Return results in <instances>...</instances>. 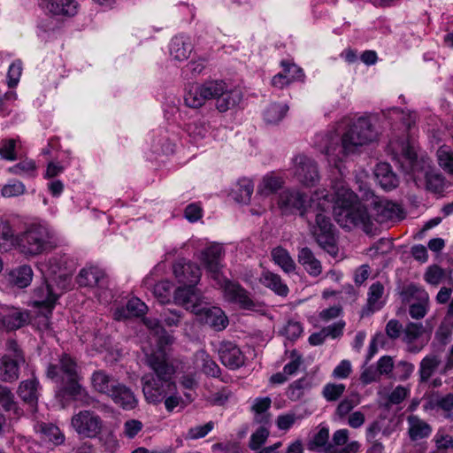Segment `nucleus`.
Returning <instances> with one entry per match:
<instances>
[{"label": "nucleus", "instance_id": "nucleus-1", "mask_svg": "<svg viewBox=\"0 0 453 453\" xmlns=\"http://www.w3.org/2000/svg\"><path fill=\"white\" fill-rule=\"evenodd\" d=\"M334 194L326 190L316 191L307 202L305 196L299 191L284 190L278 199V206L283 214H293L296 211L306 219L309 230L318 245L333 257L338 255L337 236L331 219L324 213L335 203V189Z\"/></svg>", "mask_w": 453, "mask_h": 453}, {"label": "nucleus", "instance_id": "nucleus-2", "mask_svg": "<svg viewBox=\"0 0 453 453\" xmlns=\"http://www.w3.org/2000/svg\"><path fill=\"white\" fill-rule=\"evenodd\" d=\"M334 189V216L342 227L357 226L369 234L372 231L373 220L382 224L403 218L399 204L379 197L372 199V212L369 213L343 180L335 181Z\"/></svg>", "mask_w": 453, "mask_h": 453}, {"label": "nucleus", "instance_id": "nucleus-3", "mask_svg": "<svg viewBox=\"0 0 453 453\" xmlns=\"http://www.w3.org/2000/svg\"><path fill=\"white\" fill-rule=\"evenodd\" d=\"M37 268L43 275L45 282L35 290L34 304L47 310L41 327L42 330H47L58 299L71 288L73 262L65 255L56 254L38 262Z\"/></svg>", "mask_w": 453, "mask_h": 453}, {"label": "nucleus", "instance_id": "nucleus-4", "mask_svg": "<svg viewBox=\"0 0 453 453\" xmlns=\"http://www.w3.org/2000/svg\"><path fill=\"white\" fill-rule=\"evenodd\" d=\"M377 139V132L367 117H359L349 123L341 138L336 134H317L315 145L334 165L360 147Z\"/></svg>", "mask_w": 453, "mask_h": 453}, {"label": "nucleus", "instance_id": "nucleus-5", "mask_svg": "<svg viewBox=\"0 0 453 453\" xmlns=\"http://www.w3.org/2000/svg\"><path fill=\"white\" fill-rule=\"evenodd\" d=\"M377 139V132L367 117H359L349 123L341 138L336 134H317L315 145L334 165L360 147Z\"/></svg>", "mask_w": 453, "mask_h": 453}, {"label": "nucleus", "instance_id": "nucleus-6", "mask_svg": "<svg viewBox=\"0 0 453 453\" xmlns=\"http://www.w3.org/2000/svg\"><path fill=\"white\" fill-rule=\"evenodd\" d=\"M51 239L48 226L39 220L27 224L20 234H16L9 222L2 224V250L17 249L27 257H36L51 250Z\"/></svg>", "mask_w": 453, "mask_h": 453}, {"label": "nucleus", "instance_id": "nucleus-7", "mask_svg": "<svg viewBox=\"0 0 453 453\" xmlns=\"http://www.w3.org/2000/svg\"><path fill=\"white\" fill-rule=\"evenodd\" d=\"M147 364L154 371L155 376L142 377V392L149 403L158 404L175 389V382L172 380L175 369L167 362L166 353L162 351L147 354Z\"/></svg>", "mask_w": 453, "mask_h": 453}, {"label": "nucleus", "instance_id": "nucleus-8", "mask_svg": "<svg viewBox=\"0 0 453 453\" xmlns=\"http://www.w3.org/2000/svg\"><path fill=\"white\" fill-rule=\"evenodd\" d=\"M224 249L220 244H211L204 249L199 259L204 265L210 277L213 279L216 285L224 289V296L229 302L239 304L244 309H251L254 303L247 292L238 284L228 281L222 274V259Z\"/></svg>", "mask_w": 453, "mask_h": 453}, {"label": "nucleus", "instance_id": "nucleus-9", "mask_svg": "<svg viewBox=\"0 0 453 453\" xmlns=\"http://www.w3.org/2000/svg\"><path fill=\"white\" fill-rule=\"evenodd\" d=\"M46 375L57 384L58 388V397L64 398L68 395L74 401L88 403V395L80 384L81 376L79 366L69 355H62L58 364H50L47 367Z\"/></svg>", "mask_w": 453, "mask_h": 453}, {"label": "nucleus", "instance_id": "nucleus-10", "mask_svg": "<svg viewBox=\"0 0 453 453\" xmlns=\"http://www.w3.org/2000/svg\"><path fill=\"white\" fill-rule=\"evenodd\" d=\"M201 84L207 101L215 100V107L219 112L227 111L242 100L240 91L232 88L223 80H209Z\"/></svg>", "mask_w": 453, "mask_h": 453}, {"label": "nucleus", "instance_id": "nucleus-11", "mask_svg": "<svg viewBox=\"0 0 453 453\" xmlns=\"http://www.w3.org/2000/svg\"><path fill=\"white\" fill-rule=\"evenodd\" d=\"M71 425L81 438L93 439L101 434L104 421L91 411H81L73 416Z\"/></svg>", "mask_w": 453, "mask_h": 453}, {"label": "nucleus", "instance_id": "nucleus-12", "mask_svg": "<svg viewBox=\"0 0 453 453\" xmlns=\"http://www.w3.org/2000/svg\"><path fill=\"white\" fill-rule=\"evenodd\" d=\"M6 351L2 358V380L14 381L19 378V367L25 359L15 341L7 342Z\"/></svg>", "mask_w": 453, "mask_h": 453}, {"label": "nucleus", "instance_id": "nucleus-13", "mask_svg": "<svg viewBox=\"0 0 453 453\" xmlns=\"http://www.w3.org/2000/svg\"><path fill=\"white\" fill-rule=\"evenodd\" d=\"M293 173L306 187L314 186L319 180L317 164L305 155H298L294 158Z\"/></svg>", "mask_w": 453, "mask_h": 453}, {"label": "nucleus", "instance_id": "nucleus-14", "mask_svg": "<svg viewBox=\"0 0 453 453\" xmlns=\"http://www.w3.org/2000/svg\"><path fill=\"white\" fill-rule=\"evenodd\" d=\"M205 298L202 293L196 288V285H184L175 289L173 293V302L180 305L187 311L196 313L198 308L203 304Z\"/></svg>", "mask_w": 453, "mask_h": 453}, {"label": "nucleus", "instance_id": "nucleus-15", "mask_svg": "<svg viewBox=\"0 0 453 453\" xmlns=\"http://www.w3.org/2000/svg\"><path fill=\"white\" fill-rule=\"evenodd\" d=\"M195 315L197 319L205 325H208L216 331H221L228 325L227 317L224 311L217 306H211L205 300L198 308Z\"/></svg>", "mask_w": 453, "mask_h": 453}, {"label": "nucleus", "instance_id": "nucleus-16", "mask_svg": "<svg viewBox=\"0 0 453 453\" xmlns=\"http://www.w3.org/2000/svg\"><path fill=\"white\" fill-rule=\"evenodd\" d=\"M173 272L178 282L184 285H196L202 275L200 267L185 258L173 264Z\"/></svg>", "mask_w": 453, "mask_h": 453}, {"label": "nucleus", "instance_id": "nucleus-17", "mask_svg": "<svg viewBox=\"0 0 453 453\" xmlns=\"http://www.w3.org/2000/svg\"><path fill=\"white\" fill-rule=\"evenodd\" d=\"M76 280L80 287L104 289L108 286V280L104 270L94 265L86 266L81 269Z\"/></svg>", "mask_w": 453, "mask_h": 453}, {"label": "nucleus", "instance_id": "nucleus-18", "mask_svg": "<svg viewBox=\"0 0 453 453\" xmlns=\"http://www.w3.org/2000/svg\"><path fill=\"white\" fill-rule=\"evenodd\" d=\"M222 364L229 369L235 370L244 364V355L239 347L232 342H223L219 349Z\"/></svg>", "mask_w": 453, "mask_h": 453}, {"label": "nucleus", "instance_id": "nucleus-19", "mask_svg": "<svg viewBox=\"0 0 453 453\" xmlns=\"http://www.w3.org/2000/svg\"><path fill=\"white\" fill-rule=\"evenodd\" d=\"M426 329L421 322H409L403 329V342L406 344L408 351L411 353L419 352L424 343H417L426 334Z\"/></svg>", "mask_w": 453, "mask_h": 453}, {"label": "nucleus", "instance_id": "nucleus-20", "mask_svg": "<svg viewBox=\"0 0 453 453\" xmlns=\"http://www.w3.org/2000/svg\"><path fill=\"white\" fill-rule=\"evenodd\" d=\"M406 293L411 296H416L417 298L420 301L418 303H412L409 308V314L414 319H423L428 311L427 303L429 300V296L427 292L416 286V285H409L406 288Z\"/></svg>", "mask_w": 453, "mask_h": 453}, {"label": "nucleus", "instance_id": "nucleus-21", "mask_svg": "<svg viewBox=\"0 0 453 453\" xmlns=\"http://www.w3.org/2000/svg\"><path fill=\"white\" fill-rule=\"evenodd\" d=\"M115 404L120 406L124 410H133L137 404L138 401L133 391L126 385L118 382L109 395Z\"/></svg>", "mask_w": 453, "mask_h": 453}, {"label": "nucleus", "instance_id": "nucleus-22", "mask_svg": "<svg viewBox=\"0 0 453 453\" xmlns=\"http://www.w3.org/2000/svg\"><path fill=\"white\" fill-rule=\"evenodd\" d=\"M28 314L15 307H2V326L8 330H16L23 326Z\"/></svg>", "mask_w": 453, "mask_h": 453}, {"label": "nucleus", "instance_id": "nucleus-23", "mask_svg": "<svg viewBox=\"0 0 453 453\" xmlns=\"http://www.w3.org/2000/svg\"><path fill=\"white\" fill-rule=\"evenodd\" d=\"M297 257L299 264L310 276L317 277L320 275L322 273V264L310 248L303 247L300 249Z\"/></svg>", "mask_w": 453, "mask_h": 453}, {"label": "nucleus", "instance_id": "nucleus-24", "mask_svg": "<svg viewBox=\"0 0 453 453\" xmlns=\"http://www.w3.org/2000/svg\"><path fill=\"white\" fill-rule=\"evenodd\" d=\"M46 8L53 16L69 18L77 13L78 3L74 0H49Z\"/></svg>", "mask_w": 453, "mask_h": 453}, {"label": "nucleus", "instance_id": "nucleus-25", "mask_svg": "<svg viewBox=\"0 0 453 453\" xmlns=\"http://www.w3.org/2000/svg\"><path fill=\"white\" fill-rule=\"evenodd\" d=\"M408 434L411 441H418L430 436L431 426L416 415H411L407 418Z\"/></svg>", "mask_w": 453, "mask_h": 453}, {"label": "nucleus", "instance_id": "nucleus-26", "mask_svg": "<svg viewBox=\"0 0 453 453\" xmlns=\"http://www.w3.org/2000/svg\"><path fill=\"white\" fill-rule=\"evenodd\" d=\"M374 175L377 182L384 190H391L398 185L396 175L387 163L378 164L374 170Z\"/></svg>", "mask_w": 453, "mask_h": 453}, {"label": "nucleus", "instance_id": "nucleus-27", "mask_svg": "<svg viewBox=\"0 0 453 453\" xmlns=\"http://www.w3.org/2000/svg\"><path fill=\"white\" fill-rule=\"evenodd\" d=\"M117 384L118 381L103 370L96 371L91 375V385L94 390L107 396Z\"/></svg>", "mask_w": 453, "mask_h": 453}, {"label": "nucleus", "instance_id": "nucleus-28", "mask_svg": "<svg viewBox=\"0 0 453 453\" xmlns=\"http://www.w3.org/2000/svg\"><path fill=\"white\" fill-rule=\"evenodd\" d=\"M211 124L204 119H197L188 123L186 131L194 143L199 144L209 137Z\"/></svg>", "mask_w": 453, "mask_h": 453}, {"label": "nucleus", "instance_id": "nucleus-29", "mask_svg": "<svg viewBox=\"0 0 453 453\" xmlns=\"http://www.w3.org/2000/svg\"><path fill=\"white\" fill-rule=\"evenodd\" d=\"M185 104L189 108L198 109L207 102L201 83L189 84L184 95Z\"/></svg>", "mask_w": 453, "mask_h": 453}, {"label": "nucleus", "instance_id": "nucleus-30", "mask_svg": "<svg viewBox=\"0 0 453 453\" xmlns=\"http://www.w3.org/2000/svg\"><path fill=\"white\" fill-rule=\"evenodd\" d=\"M148 310L147 305L137 297L131 298L124 308H119L114 312L116 319H122L127 317H140L146 313Z\"/></svg>", "mask_w": 453, "mask_h": 453}, {"label": "nucleus", "instance_id": "nucleus-31", "mask_svg": "<svg viewBox=\"0 0 453 453\" xmlns=\"http://www.w3.org/2000/svg\"><path fill=\"white\" fill-rule=\"evenodd\" d=\"M2 411L6 412V416L2 413V418L9 420L16 419L21 415V410L14 401V395L7 388L2 387Z\"/></svg>", "mask_w": 453, "mask_h": 453}, {"label": "nucleus", "instance_id": "nucleus-32", "mask_svg": "<svg viewBox=\"0 0 453 453\" xmlns=\"http://www.w3.org/2000/svg\"><path fill=\"white\" fill-rule=\"evenodd\" d=\"M195 362L197 366L201 367L202 372L207 376L218 378L220 374V368L210 355L201 349L195 354Z\"/></svg>", "mask_w": 453, "mask_h": 453}, {"label": "nucleus", "instance_id": "nucleus-33", "mask_svg": "<svg viewBox=\"0 0 453 453\" xmlns=\"http://www.w3.org/2000/svg\"><path fill=\"white\" fill-rule=\"evenodd\" d=\"M260 282L279 296H286L288 294L287 284H285L280 276L276 273L269 271L263 272L260 276Z\"/></svg>", "mask_w": 453, "mask_h": 453}, {"label": "nucleus", "instance_id": "nucleus-34", "mask_svg": "<svg viewBox=\"0 0 453 453\" xmlns=\"http://www.w3.org/2000/svg\"><path fill=\"white\" fill-rule=\"evenodd\" d=\"M383 296L384 286L379 281L372 283L367 293V309L372 312L380 310L385 303Z\"/></svg>", "mask_w": 453, "mask_h": 453}, {"label": "nucleus", "instance_id": "nucleus-35", "mask_svg": "<svg viewBox=\"0 0 453 453\" xmlns=\"http://www.w3.org/2000/svg\"><path fill=\"white\" fill-rule=\"evenodd\" d=\"M284 183L281 177L273 173L266 174L257 187V195L268 196L280 189Z\"/></svg>", "mask_w": 453, "mask_h": 453}, {"label": "nucleus", "instance_id": "nucleus-36", "mask_svg": "<svg viewBox=\"0 0 453 453\" xmlns=\"http://www.w3.org/2000/svg\"><path fill=\"white\" fill-rule=\"evenodd\" d=\"M145 326L151 330L155 334H162L157 339V349L155 352L162 351L165 353V348L173 342V338L167 334L163 327L160 326L159 321L156 319L145 318L143 319Z\"/></svg>", "mask_w": 453, "mask_h": 453}, {"label": "nucleus", "instance_id": "nucleus-37", "mask_svg": "<svg viewBox=\"0 0 453 453\" xmlns=\"http://www.w3.org/2000/svg\"><path fill=\"white\" fill-rule=\"evenodd\" d=\"M39 382L35 378L22 381L19 388V395L23 401L35 405L38 399Z\"/></svg>", "mask_w": 453, "mask_h": 453}, {"label": "nucleus", "instance_id": "nucleus-38", "mask_svg": "<svg viewBox=\"0 0 453 453\" xmlns=\"http://www.w3.org/2000/svg\"><path fill=\"white\" fill-rule=\"evenodd\" d=\"M272 257L285 273H289L296 270V263L289 255L288 251L281 247H277L272 250Z\"/></svg>", "mask_w": 453, "mask_h": 453}, {"label": "nucleus", "instance_id": "nucleus-39", "mask_svg": "<svg viewBox=\"0 0 453 453\" xmlns=\"http://www.w3.org/2000/svg\"><path fill=\"white\" fill-rule=\"evenodd\" d=\"M192 49L188 38L183 35L174 36L169 45V52L173 57H186L191 53Z\"/></svg>", "mask_w": 453, "mask_h": 453}, {"label": "nucleus", "instance_id": "nucleus-40", "mask_svg": "<svg viewBox=\"0 0 453 453\" xmlns=\"http://www.w3.org/2000/svg\"><path fill=\"white\" fill-rule=\"evenodd\" d=\"M419 175L420 178L424 175L426 179V186L428 190H431L433 192H441L445 186V180L444 177L438 173L428 171L425 169L419 170ZM421 179H419L418 181H419ZM417 185H418V182H416Z\"/></svg>", "mask_w": 453, "mask_h": 453}, {"label": "nucleus", "instance_id": "nucleus-41", "mask_svg": "<svg viewBox=\"0 0 453 453\" xmlns=\"http://www.w3.org/2000/svg\"><path fill=\"white\" fill-rule=\"evenodd\" d=\"M272 401L269 397H257L252 404V411L255 413V420L257 423L268 425L269 416L266 411L271 407Z\"/></svg>", "mask_w": 453, "mask_h": 453}, {"label": "nucleus", "instance_id": "nucleus-42", "mask_svg": "<svg viewBox=\"0 0 453 453\" xmlns=\"http://www.w3.org/2000/svg\"><path fill=\"white\" fill-rule=\"evenodd\" d=\"M33 271L29 265H21L10 273V280L19 288H26L32 281Z\"/></svg>", "mask_w": 453, "mask_h": 453}, {"label": "nucleus", "instance_id": "nucleus-43", "mask_svg": "<svg viewBox=\"0 0 453 453\" xmlns=\"http://www.w3.org/2000/svg\"><path fill=\"white\" fill-rule=\"evenodd\" d=\"M6 172L15 175L35 177L37 173V165L35 160L26 158L16 165L8 167Z\"/></svg>", "mask_w": 453, "mask_h": 453}, {"label": "nucleus", "instance_id": "nucleus-44", "mask_svg": "<svg viewBox=\"0 0 453 453\" xmlns=\"http://www.w3.org/2000/svg\"><path fill=\"white\" fill-rule=\"evenodd\" d=\"M21 142L19 137L8 138L2 141V159L15 161L19 158Z\"/></svg>", "mask_w": 453, "mask_h": 453}, {"label": "nucleus", "instance_id": "nucleus-45", "mask_svg": "<svg viewBox=\"0 0 453 453\" xmlns=\"http://www.w3.org/2000/svg\"><path fill=\"white\" fill-rule=\"evenodd\" d=\"M329 428L326 426L320 425L318 432L311 440L313 448H324L325 453H334L335 449L333 445L328 442Z\"/></svg>", "mask_w": 453, "mask_h": 453}, {"label": "nucleus", "instance_id": "nucleus-46", "mask_svg": "<svg viewBox=\"0 0 453 453\" xmlns=\"http://www.w3.org/2000/svg\"><path fill=\"white\" fill-rule=\"evenodd\" d=\"M440 362L439 357L434 355L426 356L421 360L418 371L421 382H426L430 379L435 369L440 365Z\"/></svg>", "mask_w": 453, "mask_h": 453}, {"label": "nucleus", "instance_id": "nucleus-47", "mask_svg": "<svg viewBox=\"0 0 453 453\" xmlns=\"http://www.w3.org/2000/svg\"><path fill=\"white\" fill-rule=\"evenodd\" d=\"M288 111L286 104H272L265 111L264 119L269 124H276L285 117Z\"/></svg>", "mask_w": 453, "mask_h": 453}, {"label": "nucleus", "instance_id": "nucleus-48", "mask_svg": "<svg viewBox=\"0 0 453 453\" xmlns=\"http://www.w3.org/2000/svg\"><path fill=\"white\" fill-rule=\"evenodd\" d=\"M233 396L234 393L232 389L228 387H223L215 392H211L207 396L206 401L212 406H223Z\"/></svg>", "mask_w": 453, "mask_h": 453}, {"label": "nucleus", "instance_id": "nucleus-49", "mask_svg": "<svg viewBox=\"0 0 453 453\" xmlns=\"http://www.w3.org/2000/svg\"><path fill=\"white\" fill-rule=\"evenodd\" d=\"M403 155L410 165L409 173L412 175L415 182L420 179L419 175V162L417 160V153L412 147L405 146L403 148Z\"/></svg>", "mask_w": 453, "mask_h": 453}, {"label": "nucleus", "instance_id": "nucleus-50", "mask_svg": "<svg viewBox=\"0 0 453 453\" xmlns=\"http://www.w3.org/2000/svg\"><path fill=\"white\" fill-rule=\"evenodd\" d=\"M437 159L444 171L453 174V150L449 146L443 145L439 148Z\"/></svg>", "mask_w": 453, "mask_h": 453}, {"label": "nucleus", "instance_id": "nucleus-51", "mask_svg": "<svg viewBox=\"0 0 453 453\" xmlns=\"http://www.w3.org/2000/svg\"><path fill=\"white\" fill-rule=\"evenodd\" d=\"M433 441L439 453H446L448 450L453 449V437L443 429H439L436 432Z\"/></svg>", "mask_w": 453, "mask_h": 453}, {"label": "nucleus", "instance_id": "nucleus-52", "mask_svg": "<svg viewBox=\"0 0 453 453\" xmlns=\"http://www.w3.org/2000/svg\"><path fill=\"white\" fill-rule=\"evenodd\" d=\"M282 73L290 81V82L300 80L303 77L302 68L296 65L291 58L284 59L280 62Z\"/></svg>", "mask_w": 453, "mask_h": 453}, {"label": "nucleus", "instance_id": "nucleus-53", "mask_svg": "<svg viewBox=\"0 0 453 453\" xmlns=\"http://www.w3.org/2000/svg\"><path fill=\"white\" fill-rule=\"evenodd\" d=\"M23 65L20 60H16L9 66L6 83L10 88H15L20 80L22 74Z\"/></svg>", "mask_w": 453, "mask_h": 453}, {"label": "nucleus", "instance_id": "nucleus-54", "mask_svg": "<svg viewBox=\"0 0 453 453\" xmlns=\"http://www.w3.org/2000/svg\"><path fill=\"white\" fill-rule=\"evenodd\" d=\"M265 426L266 425L263 424L251 434L249 442L250 449L257 450L266 441L269 436V430Z\"/></svg>", "mask_w": 453, "mask_h": 453}, {"label": "nucleus", "instance_id": "nucleus-55", "mask_svg": "<svg viewBox=\"0 0 453 453\" xmlns=\"http://www.w3.org/2000/svg\"><path fill=\"white\" fill-rule=\"evenodd\" d=\"M254 191V184L250 179H242L238 182V196L236 199L242 203H248Z\"/></svg>", "mask_w": 453, "mask_h": 453}, {"label": "nucleus", "instance_id": "nucleus-56", "mask_svg": "<svg viewBox=\"0 0 453 453\" xmlns=\"http://www.w3.org/2000/svg\"><path fill=\"white\" fill-rule=\"evenodd\" d=\"M345 391L343 384L328 383L323 388V396L326 401L333 402L339 399Z\"/></svg>", "mask_w": 453, "mask_h": 453}, {"label": "nucleus", "instance_id": "nucleus-57", "mask_svg": "<svg viewBox=\"0 0 453 453\" xmlns=\"http://www.w3.org/2000/svg\"><path fill=\"white\" fill-rule=\"evenodd\" d=\"M99 441L106 453H116L119 448V441L112 432L100 435Z\"/></svg>", "mask_w": 453, "mask_h": 453}, {"label": "nucleus", "instance_id": "nucleus-58", "mask_svg": "<svg viewBox=\"0 0 453 453\" xmlns=\"http://www.w3.org/2000/svg\"><path fill=\"white\" fill-rule=\"evenodd\" d=\"M446 276L445 271L438 265L428 267L425 273V280L431 285H439Z\"/></svg>", "mask_w": 453, "mask_h": 453}, {"label": "nucleus", "instance_id": "nucleus-59", "mask_svg": "<svg viewBox=\"0 0 453 453\" xmlns=\"http://www.w3.org/2000/svg\"><path fill=\"white\" fill-rule=\"evenodd\" d=\"M214 428V422L209 421L203 426L191 427L186 435L188 440H197L205 437Z\"/></svg>", "mask_w": 453, "mask_h": 453}, {"label": "nucleus", "instance_id": "nucleus-60", "mask_svg": "<svg viewBox=\"0 0 453 453\" xmlns=\"http://www.w3.org/2000/svg\"><path fill=\"white\" fill-rule=\"evenodd\" d=\"M25 185L19 180H12L2 187V196L6 197L18 196L24 194Z\"/></svg>", "mask_w": 453, "mask_h": 453}, {"label": "nucleus", "instance_id": "nucleus-61", "mask_svg": "<svg viewBox=\"0 0 453 453\" xmlns=\"http://www.w3.org/2000/svg\"><path fill=\"white\" fill-rule=\"evenodd\" d=\"M154 295L160 303H168L171 296V283L168 280L157 282L154 287Z\"/></svg>", "mask_w": 453, "mask_h": 453}, {"label": "nucleus", "instance_id": "nucleus-62", "mask_svg": "<svg viewBox=\"0 0 453 453\" xmlns=\"http://www.w3.org/2000/svg\"><path fill=\"white\" fill-rule=\"evenodd\" d=\"M291 360L283 367L284 372L289 377L296 373L302 365V357L296 350L290 353Z\"/></svg>", "mask_w": 453, "mask_h": 453}, {"label": "nucleus", "instance_id": "nucleus-63", "mask_svg": "<svg viewBox=\"0 0 453 453\" xmlns=\"http://www.w3.org/2000/svg\"><path fill=\"white\" fill-rule=\"evenodd\" d=\"M143 425L137 419H129L124 423L123 434L128 439L134 438L142 429Z\"/></svg>", "mask_w": 453, "mask_h": 453}, {"label": "nucleus", "instance_id": "nucleus-64", "mask_svg": "<svg viewBox=\"0 0 453 453\" xmlns=\"http://www.w3.org/2000/svg\"><path fill=\"white\" fill-rule=\"evenodd\" d=\"M413 364L407 361H400L395 367V374L399 380L404 381L408 380L414 372Z\"/></svg>", "mask_w": 453, "mask_h": 453}]
</instances>
